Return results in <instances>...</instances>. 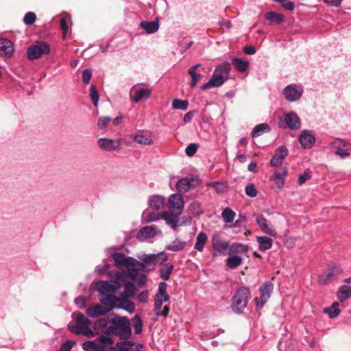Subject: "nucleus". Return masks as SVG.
<instances>
[{"mask_svg":"<svg viewBox=\"0 0 351 351\" xmlns=\"http://www.w3.org/2000/svg\"><path fill=\"white\" fill-rule=\"evenodd\" d=\"M247 252V246L242 243H234L229 247V254H244Z\"/></svg>","mask_w":351,"mask_h":351,"instance_id":"a19ab883","label":"nucleus"},{"mask_svg":"<svg viewBox=\"0 0 351 351\" xmlns=\"http://www.w3.org/2000/svg\"><path fill=\"white\" fill-rule=\"evenodd\" d=\"M142 261V263L145 266V264L154 266L156 263L162 264L167 260V256L165 253L162 252L159 254H143L139 257Z\"/></svg>","mask_w":351,"mask_h":351,"instance_id":"ddd939ff","label":"nucleus"},{"mask_svg":"<svg viewBox=\"0 0 351 351\" xmlns=\"http://www.w3.org/2000/svg\"><path fill=\"white\" fill-rule=\"evenodd\" d=\"M232 64L234 68L239 72H244L249 66V62L241 58H234L232 59Z\"/></svg>","mask_w":351,"mask_h":351,"instance_id":"79ce46f5","label":"nucleus"},{"mask_svg":"<svg viewBox=\"0 0 351 351\" xmlns=\"http://www.w3.org/2000/svg\"><path fill=\"white\" fill-rule=\"evenodd\" d=\"M201 66L200 64L193 65L189 69V73L191 77V82L190 83V87L194 88L198 82H199L202 77L201 73L197 72V69Z\"/></svg>","mask_w":351,"mask_h":351,"instance_id":"cd10ccee","label":"nucleus"},{"mask_svg":"<svg viewBox=\"0 0 351 351\" xmlns=\"http://www.w3.org/2000/svg\"><path fill=\"white\" fill-rule=\"evenodd\" d=\"M287 169H284V170L282 172H278L276 171L272 177L271 178V180L274 182L275 186L278 188L281 189L284 186L285 183V178L287 175Z\"/></svg>","mask_w":351,"mask_h":351,"instance_id":"7c9ffc66","label":"nucleus"},{"mask_svg":"<svg viewBox=\"0 0 351 351\" xmlns=\"http://www.w3.org/2000/svg\"><path fill=\"white\" fill-rule=\"evenodd\" d=\"M113 325L117 326V336L120 339H128L132 335V330L130 328V323L128 318L125 317L116 316L111 320Z\"/></svg>","mask_w":351,"mask_h":351,"instance_id":"20e7f679","label":"nucleus"},{"mask_svg":"<svg viewBox=\"0 0 351 351\" xmlns=\"http://www.w3.org/2000/svg\"><path fill=\"white\" fill-rule=\"evenodd\" d=\"M189 210L191 214L194 215H199L200 214L203 213V210L202 208L201 204L199 202L197 201L193 202L189 205Z\"/></svg>","mask_w":351,"mask_h":351,"instance_id":"5fc2aeb1","label":"nucleus"},{"mask_svg":"<svg viewBox=\"0 0 351 351\" xmlns=\"http://www.w3.org/2000/svg\"><path fill=\"white\" fill-rule=\"evenodd\" d=\"M134 140L135 142L138 143L141 145H152L153 143V141L143 134H136L134 136Z\"/></svg>","mask_w":351,"mask_h":351,"instance_id":"864d4df0","label":"nucleus"},{"mask_svg":"<svg viewBox=\"0 0 351 351\" xmlns=\"http://www.w3.org/2000/svg\"><path fill=\"white\" fill-rule=\"evenodd\" d=\"M92 73L90 69H85L82 72V81L84 84H87L90 82L91 79Z\"/></svg>","mask_w":351,"mask_h":351,"instance_id":"338daca9","label":"nucleus"},{"mask_svg":"<svg viewBox=\"0 0 351 351\" xmlns=\"http://www.w3.org/2000/svg\"><path fill=\"white\" fill-rule=\"evenodd\" d=\"M99 301L104 306L111 308L112 310L115 308L119 300L114 293H106L100 295Z\"/></svg>","mask_w":351,"mask_h":351,"instance_id":"b1692460","label":"nucleus"},{"mask_svg":"<svg viewBox=\"0 0 351 351\" xmlns=\"http://www.w3.org/2000/svg\"><path fill=\"white\" fill-rule=\"evenodd\" d=\"M14 51L12 43L6 38L0 39V56H10Z\"/></svg>","mask_w":351,"mask_h":351,"instance_id":"393cba45","label":"nucleus"},{"mask_svg":"<svg viewBox=\"0 0 351 351\" xmlns=\"http://www.w3.org/2000/svg\"><path fill=\"white\" fill-rule=\"evenodd\" d=\"M75 317L76 325L69 326V330L75 335H83L88 337L95 336L94 331L91 329V322L81 313H75L72 315Z\"/></svg>","mask_w":351,"mask_h":351,"instance_id":"f257e3e1","label":"nucleus"},{"mask_svg":"<svg viewBox=\"0 0 351 351\" xmlns=\"http://www.w3.org/2000/svg\"><path fill=\"white\" fill-rule=\"evenodd\" d=\"M156 234V228L153 226H147L140 229L136 234V238L138 240L143 241L148 238L154 237Z\"/></svg>","mask_w":351,"mask_h":351,"instance_id":"5701e85b","label":"nucleus"},{"mask_svg":"<svg viewBox=\"0 0 351 351\" xmlns=\"http://www.w3.org/2000/svg\"><path fill=\"white\" fill-rule=\"evenodd\" d=\"M340 271L341 270L338 267L328 268L319 276L318 283L324 285L331 283L337 279Z\"/></svg>","mask_w":351,"mask_h":351,"instance_id":"f8f14e48","label":"nucleus"},{"mask_svg":"<svg viewBox=\"0 0 351 351\" xmlns=\"http://www.w3.org/2000/svg\"><path fill=\"white\" fill-rule=\"evenodd\" d=\"M279 126L282 128H289L297 130L301 127L300 117L294 112L284 115V118L279 121Z\"/></svg>","mask_w":351,"mask_h":351,"instance_id":"0eeeda50","label":"nucleus"},{"mask_svg":"<svg viewBox=\"0 0 351 351\" xmlns=\"http://www.w3.org/2000/svg\"><path fill=\"white\" fill-rule=\"evenodd\" d=\"M165 204V199L163 196L154 195L150 196L148 199L149 207L155 210H160L162 209Z\"/></svg>","mask_w":351,"mask_h":351,"instance_id":"412c9836","label":"nucleus"},{"mask_svg":"<svg viewBox=\"0 0 351 351\" xmlns=\"http://www.w3.org/2000/svg\"><path fill=\"white\" fill-rule=\"evenodd\" d=\"M143 217H144V221L146 223L156 221L162 218L161 214L149 212L148 210L144 211Z\"/></svg>","mask_w":351,"mask_h":351,"instance_id":"09e8293b","label":"nucleus"},{"mask_svg":"<svg viewBox=\"0 0 351 351\" xmlns=\"http://www.w3.org/2000/svg\"><path fill=\"white\" fill-rule=\"evenodd\" d=\"M250 295V291L247 287H240L232 299L231 308L236 313H243L246 307L247 297Z\"/></svg>","mask_w":351,"mask_h":351,"instance_id":"7ed1b4c3","label":"nucleus"},{"mask_svg":"<svg viewBox=\"0 0 351 351\" xmlns=\"http://www.w3.org/2000/svg\"><path fill=\"white\" fill-rule=\"evenodd\" d=\"M125 341L117 342L114 346H110L108 348V351H125Z\"/></svg>","mask_w":351,"mask_h":351,"instance_id":"69168bd1","label":"nucleus"},{"mask_svg":"<svg viewBox=\"0 0 351 351\" xmlns=\"http://www.w3.org/2000/svg\"><path fill=\"white\" fill-rule=\"evenodd\" d=\"M254 217L259 228L264 233L272 237L277 235L276 230L271 227L268 220L263 215L256 214Z\"/></svg>","mask_w":351,"mask_h":351,"instance_id":"f3484780","label":"nucleus"},{"mask_svg":"<svg viewBox=\"0 0 351 351\" xmlns=\"http://www.w3.org/2000/svg\"><path fill=\"white\" fill-rule=\"evenodd\" d=\"M339 304L337 302L332 303V306L328 308H325L324 312L328 315L330 318H335L340 313V309L339 308Z\"/></svg>","mask_w":351,"mask_h":351,"instance_id":"37998d69","label":"nucleus"},{"mask_svg":"<svg viewBox=\"0 0 351 351\" xmlns=\"http://www.w3.org/2000/svg\"><path fill=\"white\" fill-rule=\"evenodd\" d=\"M122 140L100 138L97 141L98 147L106 152L119 151L121 149Z\"/></svg>","mask_w":351,"mask_h":351,"instance_id":"1a4fd4ad","label":"nucleus"},{"mask_svg":"<svg viewBox=\"0 0 351 351\" xmlns=\"http://www.w3.org/2000/svg\"><path fill=\"white\" fill-rule=\"evenodd\" d=\"M70 19V15L65 14L64 16L60 20V27L63 32V37L65 38L67 30H68V26H67V20Z\"/></svg>","mask_w":351,"mask_h":351,"instance_id":"e2e57ef3","label":"nucleus"},{"mask_svg":"<svg viewBox=\"0 0 351 351\" xmlns=\"http://www.w3.org/2000/svg\"><path fill=\"white\" fill-rule=\"evenodd\" d=\"M299 142L301 146L304 148H310L315 143V136L307 130L303 131L299 136Z\"/></svg>","mask_w":351,"mask_h":351,"instance_id":"4be33fe9","label":"nucleus"},{"mask_svg":"<svg viewBox=\"0 0 351 351\" xmlns=\"http://www.w3.org/2000/svg\"><path fill=\"white\" fill-rule=\"evenodd\" d=\"M330 145L335 149V154L341 158H345L350 154L351 145L341 138H334Z\"/></svg>","mask_w":351,"mask_h":351,"instance_id":"423d86ee","label":"nucleus"},{"mask_svg":"<svg viewBox=\"0 0 351 351\" xmlns=\"http://www.w3.org/2000/svg\"><path fill=\"white\" fill-rule=\"evenodd\" d=\"M90 97H91V99H92V101H93L94 106H97L99 96V93H98L97 90H96L95 85H91L90 88Z\"/></svg>","mask_w":351,"mask_h":351,"instance_id":"680f3d73","label":"nucleus"},{"mask_svg":"<svg viewBox=\"0 0 351 351\" xmlns=\"http://www.w3.org/2000/svg\"><path fill=\"white\" fill-rule=\"evenodd\" d=\"M235 216V212L229 207L225 208L221 213V217L226 223H232L234 221Z\"/></svg>","mask_w":351,"mask_h":351,"instance_id":"49530a36","label":"nucleus"},{"mask_svg":"<svg viewBox=\"0 0 351 351\" xmlns=\"http://www.w3.org/2000/svg\"><path fill=\"white\" fill-rule=\"evenodd\" d=\"M184 202L182 196L178 193H174L169 196L168 200V207L169 210L180 215L184 208Z\"/></svg>","mask_w":351,"mask_h":351,"instance_id":"9b49d317","label":"nucleus"},{"mask_svg":"<svg viewBox=\"0 0 351 351\" xmlns=\"http://www.w3.org/2000/svg\"><path fill=\"white\" fill-rule=\"evenodd\" d=\"M265 17L269 22L270 25L280 24L285 19L282 14L276 12H267L265 14Z\"/></svg>","mask_w":351,"mask_h":351,"instance_id":"473e14b6","label":"nucleus"},{"mask_svg":"<svg viewBox=\"0 0 351 351\" xmlns=\"http://www.w3.org/2000/svg\"><path fill=\"white\" fill-rule=\"evenodd\" d=\"M245 191L246 195L250 197H256L258 193L257 189L253 184H247L245 188Z\"/></svg>","mask_w":351,"mask_h":351,"instance_id":"bf43d9fd","label":"nucleus"},{"mask_svg":"<svg viewBox=\"0 0 351 351\" xmlns=\"http://www.w3.org/2000/svg\"><path fill=\"white\" fill-rule=\"evenodd\" d=\"M132 326L134 330V332L136 334H140L141 332L142 328H143V323H142L141 317L138 315H136L132 319Z\"/></svg>","mask_w":351,"mask_h":351,"instance_id":"8fccbe9b","label":"nucleus"},{"mask_svg":"<svg viewBox=\"0 0 351 351\" xmlns=\"http://www.w3.org/2000/svg\"><path fill=\"white\" fill-rule=\"evenodd\" d=\"M107 327V320L105 318H101L97 319L93 326V331L97 334L102 332Z\"/></svg>","mask_w":351,"mask_h":351,"instance_id":"de8ad7c7","label":"nucleus"},{"mask_svg":"<svg viewBox=\"0 0 351 351\" xmlns=\"http://www.w3.org/2000/svg\"><path fill=\"white\" fill-rule=\"evenodd\" d=\"M230 70V64L228 62H224L219 64L216 69L215 70V72L221 75L223 77H224L226 79L228 78V75L229 74Z\"/></svg>","mask_w":351,"mask_h":351,"instance_id":"c03bdc74","label":"nucleus"},{"mask_svg":"<svg viewBox=\"0 0 351 351\" xmlns=\"http://www.w3.org/2000/svg\"><path fill=\"white\" fill-rule=\"evenodd\" d=\"M303 94V88L300 86L291 84L283 89L285 98L289 102L299 100Z\"/></svg>","mask_w":351,"mask_h":351,"instance_id":"6e6552de","label":"nucleus"},{"mask_svg":"<svg viewBox=\"0 0 351 351\" xmlns=\"http://www.w3.org/2000/svg\"><path fill=\"white\" fill-rule=\"evenodd\" d=\"M115 308L123 309L130 313H133L135 310V306L134 304L127 299H124L122 301H121L119 304L115 306Z\"/></svg>","mask_w":351,"mask_h":351,"instance_id":"a18cd8bd","label":"nucleus"},{"mask_svg":"<svg viewBox=\"0 0 351 351\" xmlns=\"http://www.w3.org/2000/svg\"><path fill=\"white\" fill-rule=\"evenodd\" d=\"M125 298H132L133 297L136 292V287L131 282L125 283Z\"/></svg>","mask_w":351,"mask_h":351,"instance_id":"6e6d98bb","label":"nucleus"},{"mask_svg":"<svg viewBox=\"0 0 351 351\" xmlns=\"http://www.w3.org/2000/svg\"><path fill=\"white\" fill-rule=\"evenodd\" d=\"M194 179L183 178L176 183V189L179 193H186L193 186Z\"/></svg>","mask_w":351,"mask_h":351,"instance_id":"a878e982","label":"nucleus"},{"mask_svg":"<svg viewBox=\"0 0 351 351\" xmlns=\"http://www.w3.org/2000/svg\"><path fill=\"white\" fill-rule=\"evenodd\" d=\"M212 245L215 255L225 254V252L229 247L228 242L223 241L219 234H215L212 237Z\"/></svg>","mask_w":351,"mask_h":351,"instance_id":"2eb2a0df","label":"nucleus"},{"mask_svg":"<svg viewBox=\"0 0 351 351\" xmlns=\"http://www.w3.org/2000/svg\"><path fill=\"white\" fill-rule=\"evenodd\" d=\"M121 287L120 282L117 281H99L96 283V288L100 295L106 293H115Z\"/></svg>","mask_w":351,"mask_h":351,"instance_id":"9d476101","label":"nucleus"},{"mask_svg":"<svg viewBox=\"0 0 351 351\" xmlns=\"http://www.w3.org/2000/svg\"><path fill=\"white\" fill-rule=\"evenodd\" d=\"M125 351H142L143 348L141 343H136L133 341H125Z\"/></svg>","mask_w":351,"mask_h":351,"instance_id":"603ef678","label":"nucleus"},{"mask_svg":"<svg viewBox=\"0 0 351 351\" xmlns=\"http://www.w3.org/2000/svg\"><path fill=\"white\" fill-rule=\"evenodd\" d=\"M273 288L274 286L271 282H266L259 289L260 298L256 303L258 308H262L267 302L271 296Z\"/></svg>","mask_w":351,"mask_h":351,"instance_id":"4468645a","label":"nucleus"},{"mask_svg":"<svg viewBox=\"0 0 351 351\" xmlns=\"http://www.w3.org/2000/svg\"><path fill=\"white\" fill-rule=\"evenodd\" d=\"M288 154V150L285 147H280L278 148L276 154L272 156L271 159V165L273 167L279 166L282 163L283 160Z\"/></svg>","mask_w":351,"mask_h":351,"instance_id":"aec40b11","label":"nucleus"},{"mask_svg":"<svg viewBox=\"0 0 351 351\" xmlns=\"http://www.w3.org/2000/svg\"><path fill=\"white\" fill-rule=\"evenodd\" d=\"M257 242L258 243L259 250L261 251H266L271 247L273 240L265 236L258 237Z\"/></svg>","mask_w":351,"mask_h":351,"instance_id":"c9c22d12","label":"nucleus"},{"mask_svg":"<svg viewBox=\"0 0 351 351\" xmlns=\"http://www.w3.org/2000/svg\"><path fill=\"white\" fill-rule=\"evenodd\" d=\"M140 27L145 29L147 34H154L159 29L158 19H156V20L154 21H141Z\"/></svg>","mask_w":351,"mask_h":351,"instance_id":"c85d7f7f","label":"nucleus"},{"mask_svg":"<svg viewBox=\"0 0 351 351\" xmlns=\"http://www.w3.org/2000/svg\"><path fill=\"white\" fill-rule=\"evenodd\" d=\"M226 263L228 268L234 269L243 263V258L239 256L230 254V256L227 258Z\"/></svg>","mask_w":351,"mask_h":351,"instance_id":"72a5a7b5","label":"nucleus"},{"mask_svg":"<svg viewBox=\"0 0 351 351\" xmlns=\"http://www.w3.org/2000/svg\"><path fill=\"white\" fill-rule=\"evenodd\" d=\"M189 102L187 100H182L179 99H175L172 101V107L174 109L178 110H186L188 108Z\"/></svg>","mask_w":351,"mask_h":351,"instance_id":"3c124183","label":"nucleus"},{"mask_svg":"<svg viewBox=\"0 0 351 351\" xmlns=\"http://www.w3.org/2000/svg\"><path fill=\"white\" fill-rule=\"evenodd\" d=\"M152 90L149 88H138L134 86L130 91V100L138 103L143 99H147L150 97Z\"/></svg>","mask_w":351,"mask_h":351,"instance_id":"dca6fc26","label":"nucleus"},{"mask_svg":"<svg viewBox=\"0 0 351 351\" xmlns=\"http://www.w3.org/2000/svg\"><path fill=\"white\" fill-rule=\"evenodd\" d=\"M270 130L271 128L267 123H261L254 127L252 132V136L253 138L258 137L263 133L268 132Z\"/></svg>","mask_w":351,"mask_h":351,"instance_id":"58836bf2","label":"nucleus"},{"mask_svg":"<svg viewBox=\"0 0 351 351\" xmlns=\"http://www.w3.org/2000/svg\"><path fill=\"white\" fill-rule=\"evenodd\" d=\"M198 148V145L196 143H191L189 144L185 149V153L186 154L191 157L195 155V154L197 152Z\"/></svg>","mask_w":351,"mask_h":351,"instance_id":"0e129e2a","label":"nucleus"},{"mask_svg":"<svg viewBox=\"0 0 351 351\" xmlns=\"http://www.w3.org/2000/svg\"><path fill=\"white\" fill-rule=\"evenodd\" d=\"M173 265L171 263H166L160 269L159 273L160 278L164 280H168L173 271Z\"/></svg>","mask_w":351,"mask_h":351,"instance_id":"4c0bfd02","label":"nucleus"},{"mask_svg":"<svg viewBox=\"0 0 351 351\" xmlns=\"http://www.w3.org/2000/svg\"><path fill=\"white\" fill-rule=\"evenodd\" d=\"M186 242L176 239L166 246V249L173 252H178L184 248Z\"/></svg>","mask_w":351,"mask_h":351,"instance_id":"ea45409f","label":"nucleus"},{"mask_svg":"<svg viewBox=\"0 0 351 351\" xmlns=\"http://www.w3.org/2000/svg\"><path fill=\"white\" fill-rule=\"evenodd\" d=\"M163 302L161 300H154V312L155 315L158 316L166 317L169 311V308L167 306H165L163 309L161 310Z\"/></svg>","mask_w":351,"mask_h":351,"instance_id":"e433bc0d","label":"nucleus"},{"mask_svg":"<svg viewBox=\"0 0 351 351\" xmlns=\"http://www.w3.org/2000/svg\"><path fill=\"white\" fill-rule=\"evenodd\" d=\"M50 51V46L45 42H37L29 46L27 51L29 60H34L40 58L43 55H47Z\"/></svg>","mask_w":351,"mask_h":351,"instance_id":"39448f33","label":"nucleus"},{"mask_svg":"<svg viewBox=\"0 0 351 351\" xmlns=\"http://www.w3.org/2000/svg\"><path fill=\"white\" fill-rule=\"evenodd\" d=\"M173 211H165L161 213V219H163L166 223L172 228L178 226V217Z\"/></svg>","mask_w":351,"mask_h":351,"instance_id":"bb28decb","label":"nucleus"},{"mask_svg":"<svg viewBox=\"0 0 351 351\" xmlns=\"http://www.w3.org/2000/svg\"><path fill=\"white\" fill-rule=\"evenodd\" d=\"M75 303L79 308H84L86 306L85 297L80 295L75 298Z\"/></svg>","mask_w":351,"mask_h":351,"instance_id":"774afa93","label":"nucleus"},{"mask_svg":"<svg viewBox=\"0 0 351 351\" xmlns=\"http://www.w3.org/2000/svg\"><path fill=\"white\" fill-rule=\"evenodd\" d=\"M207 240V234L203 232H199L197 235L194 248L198 252H202Z\"/></svg>","mask_w":351,"mask_h":351,"instance_id":"f704fd0d","label":"nucleus"},{"mask_svg":"<svg viewBox=\"0 0 351 351\" xmlns=\"http://www.w3.org/2000/svg\"><path fill=\"white\" fill-rule=\"evenodd\" d=\"M337 296L340 302H344L351 298V286L343 285L340 287L337 293Z\"/></svg>","mask_w":351,"mask_h":351,"instance_id":"2f4dec72","label":"nucleus"},{"mask_svg":"<svg viewBox=\"0 0 351 351\" xmlns=\"http://www.w3.org/2000/svg\"><path fill=\"white\" fill-rule=\"evenodd\" d=\"M36 15L35 13L29 12L25 15L23 18V22L27 25H31L34 24V23L36 21Z\"/></svg>","mask_w":351,"mask_h":351,"instance_id":"13d9d810","label":"nucleus"},{"mask_svg":"<svg viewBox=\"0 0 351 351\" xmlns=\"http://www.w3.org/2000/svg\"><path fill=\"white\" fill-rule=\"evenodd\" d=\"M226 80L221 75L215 72L213 77L201 87V89L204 90L213 87H219L225 82Z\"/></svg>","mask_w":351,"mask_h":351,"instance_id":"6ab92c4d","label":"nucleus"},{"mask_svg":"<svg viewBox=\"0 0 351 351\" xmlns=\"http://www.w3.org/2000/svg\"><path fill=\"white\" fill-rule=\"evenodd\" d=\"M112 259L117 267H125L133 271H145V265L133 257L126 256L122 253H114Z\"/></svg>","mask_w":351,"mask_h":351,"instance_id":"f03ea898","label":"nucleus"},{"mask_svg":"<svg viewBox=\"0 0 351 351\" xmlns=\"http://www.w3.org/2000/svg\"><path fill=\"white\" fill-rule=\"evenodd\" d=\"M112 119L110 117H100L98 119L97 126L99 130H104L109 125Z\"/></svg>","mask_w":351,"mask_h":351,"instance_id":"4d7b16f0","label":"nucleus"},{"mask_svg":"<svg viewBox=\"0 0 351 351\" xmlns=\"http://www.w3.org/2000/svg\"><path fill=\"white\" fill-rule=\"evenodd\" d=\"M97 345L93 341H86L82 343V348L85 351H97Z\"/></svg>","mask_w":351,"mask_h":351,"instance_id":"052dcab7","label":"nucleus"},{"mask_svg":"<svg viewBox=\"0 0 351 351\" xmlns=\"http://www.w3.org/2000/svg\"><path fill=\"white\" fill-rule=\"evenodd\" d=\"M110 311L111 308L101 304H96L89 306L86 310V314L90 317L94 318L99 315H105Z\"/></svg>","mask_w":351,"mask_h":351,"instance_id":"a211bd4d","label":"nucleus"},{"mask_svg":"<svg viewBox=\"0 0 351 351\" xmlns=\"http://www.w3.org/2000/svg\"><path fill=\"white\" fill-rule=\"evenodd\" d=\"M167 285L165 282H160L158 285V292L155 295L154 300H161L166 302L169 300V296L167 293Z\"/></svg>","mask_w":351,"mask_h":351,"instance_id":"c756f323","label":"nucleus"}]
</instances>
